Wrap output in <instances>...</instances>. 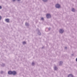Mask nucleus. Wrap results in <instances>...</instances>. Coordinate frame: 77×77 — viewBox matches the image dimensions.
<instances>
[{
    "label": "nucleus",
    "mask_w": 77,
    "mask_h": 77,
    "mask_svg": "<svg viewBox=\"0 0 77 77\" xmlns=\"http://www.w3.org/2000/svg\"><path fill=\"white\" fill-rule=\"evenodd\" d=\"M8 74H12V71H9L8 72Z\"/></svg>",
    "instance_id": "nucleus-5"
},
{
    "label": "nucleus",
    "mask_w": 77,
    "mask_h": 77,
    "mask_svg": "<svg viewBox=\"0 0 77 77\" xmlns=\"http://www.w3.org/2000/svg\"><path fill=\"white\" fill-rule=\"evenodd\" d=\"M17 72L15 71H13L12 72V74H13V75H15L16 74H17Z\"/></svg>",
    "instance_id": "nucleus-3"
},
{
    "label": "nucleus",
    "mask_w": 77,
    "mask_h": 77,
    "mask_svg": "<svg viewBox=\"0 0 77 77\" xmlns=\"http://www.w3.org/2000/svg\"><path fill=\"white\" fill-rule=\"evenodd\" d=\"M13 2H15V0H13Z\"/></svg>",
    "instance_id": "nucleus-16"
},
{
    "label": "nucleus",
    "mask_w": 77,
    "mask_h": 77,
    "mask_svg": "<svg viewBox=\"0 0 77 77\" xmlns=\"http://www.w3.org/2000/svg\"><path fill=\"white\" fill-rule=\"evenodd\" d=\"M2 8V7L1 6H0V9Z\"/></svg>",
    "instance_id": "nucleus-14"
},
{
    "label": "nucleus",
    "mask_w": 77,
    "mask_h": 77,
    "mask_svg": "<svg viewBox=\"0 0 77 77\" xmlns=\"http://www.w3.org/2000/svg\"><path fill=\"white\" fill-rule=\"evenodd\" d=\"M23 44H26V42H23Z\"/></svg>",
    "instance_id": "nucleus-9"
},
{
    "label": "nucleus",
    "mask_w": 77,
    "mask_h": 77,
    "mask_svg": "<svg viewBox=\"0 0 77 77\" xmlns=\"http://www.w3.org/2000/svg\"><path fill=\"white\" fill-rule=\"evenodd\" d=\"M17 1H18V2H19V1H20V0H17Z\"/></svg>",
    "instance_id": "nucleus-17"
},
{
    "label": "nucleus",
    "mask_w": 77,
    "mask_h": 77,
    "mask_svg": "<svg viewBox=\"0 0 77 77\" xmlns=\"http://www.w3.org/2000/svg\"><path fill=\"white\" fill-rule=\"evenodd\" d=\"M41 20H44V18H41Z\"/></svg>",
    "instance_id": "nucleus-12"
},
{
    "label": "nucleus",
    "mask_w": 77,
    "mask_h": 77,
    "mask_svg": "<svg viewBox=\"0 0 77 77\" xmlns=\"http://www.w3.org/2000/svg\"><path fill=\"white\" fill-rule=\"evenodd\" d=\"M57 69V67H55L54 68V69L55 70H56V69Z\"/></svg>",
    "instance_id": "nucleus-10"
},
{
    "label": "nucleus",
    "mask_w": 77,
    "mask_h": 77,
    "mask_svg": "<svg viewBox=\"0 0 77 77\" xmlns=\"http://www.w3.org/2000/svg\"><path fill=\"white\" fill-rule=\"evenodd\" d=\"M1 18H2V17H1V16H0V20H1Z\"/></svg>",
    "instance_id": "nucleus-15"
},
{
    "label": "nucleus",
    "mask_w": 77,
    "mask_h": 77,
    "mask_svg": "<svg viewBox=\"0 0 77 77\" xmlns=\"http://www.w3.org/2000/svg\"><path fill=\"white\" fill-rule=\"evenodd\" d=\"M55 7L57 8H60V6L58 4H56L55 5Z\"/></svg>",
    "instance_id": "nucleus-1"
},
{
    "label": "nucleus",
    "mask_w": 77,
    "mask_h": 77,
    "mask_svg": "<svg viewBox=\"0 0 77 77\" xmlns=\"http://www.w3.org/2000/svg\"><path fill=\"white\" fill-rule=\"evenodd\" d=\"M46 17L48 18L51 17V15H50V14H47V15H46Z\"/></svg>",
    "instance_id": "nucleus-2"
},
{
    "label": "nucleus",
    "mask_w": 77,
    "mask_h": 77,
    "mask_svg": "<svg viewBox=\"0 0 77 77\" xmlns=\"http://www.w3.org/2000/svg\"><path fill=\"white\" fill-rule=\"evenodd\" d=\"M34 64H35V63H32V65H34Z\"/></svg>",
    "instance_id": "nucleus-13"
},
{
    "label": "nucleus",
    "mask_w": 77,
    "mask_h": 77,
    "mask_svg": "<svg viewBox=\"0 0 77 77\" xmlns=\"http://www.w3.org/2000/svg\"><path fill=\"white\" fill-rule=\"evenodd\" d=\"M43 1H44V2H45L47 0H43Z\"/></svg>",
    "instance_id": "nucleus-11"
},
{
    "label": "nucleus",
    "mask_w": 77,
    "mask_h": 77,
    "mask_svg": "<svg viewBox=\"0 0 77 77\" xmlns=\"http://www.w3.org/2000/svg\"><path fill=\"white\" fill-rule=\"evenodd\" d=\"M72 11L73 12H74L75 11V9L73 8L72 9Z\"/></svg>",
    "instance_id": "nucleus-8"
},
{
    "label": "nucleus",
    "mask_w": 77,
    "mask_h": 77,
    "mask_svg": "<svg viewBox=\"0 0 77 77\" xmlns=\"http://www.w3.org/2000/svg\"><path fill=\"white\" fill-rule=\"evenodd\" d=\"M59 32L60 33H62L63 32V29H60V30Z\"/></svg>",
    "instance_id": "nucleus-4"
},
{
    "label": "nucleus",
    "mask_w": 77,
    "mask_h": 77,
    "mask_svg": "<svg viewBox=\"0 0 77 77\" xmlns=\"http://www.w3.org/2000/svg\"><path fill=\"white\" fill-rule=\"evenodd\" d=\"M68 77H73V76L72 74H70L68 75Z\"/></svg>",
    "instance_id": "nucleus-7"
},
{
    "label": "nucleus",
    "mask_w": 77,
    "mask_h": 77,
    "mask_svg": "<svg viewBox=\"0 0 77 77\" xmlns=\"http://www.w3.org/2000/svg\"><path fill=\"white\" fill-rule=\"evenodd\" d=\"M9 20L8 19H5V21H6L7 23H9Z\"/></svg>",
    "instance_id": "nucleus-6"
}]
</instances>
